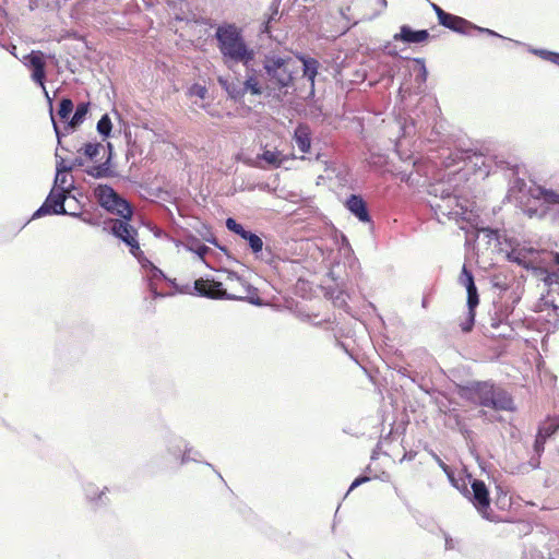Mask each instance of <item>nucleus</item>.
I'll use <instances>...</instances> for the list:
<instances>
[{
  "instance_id": "f257e3e1",
  "label": "nucleus",
  "mask_w": 559,
  "mask_h": 559,
  "mask_svg": "<svg viewBox=\"0 0 559 559\" xmlns=\"http://www.w3.org/2000/svg\"><path fill=\"white\" fill-rule=\"evenodd\" d=\"M298 72L296 61L289 56L267 53L262 61V68L250 71L255 74L260 84L261 95L281 97L286 95L289 87L294 86L295 75Z\"/></svg>"
},
{
  "instance_id": "f03ea898",
  "label": "nucleus",
  "mask_w": 559,
  "mask_h": 559,
  "mask_svg": "<svg viewBox=\"0 0 559 559\" xmlns=\"http://www.w3.org/2000/svg\"><path fill=\"white\" fill-rule=\"evenodd\" d=\"M227 280L230 282H238L242 288V292L250 295L252 293H257V288L243 280L237 272L235 271H226ZM178 293L181 294H193L199 297H204L209 299H217V300H241L248 301L254 306H263L264 301L259 296H241L228 293L224 287L223 283L216 281L214 277H199L193 282V287L189 285H185L181 289H178Z\"/></svg>"
},
{
  "instance_id": "7ed1b4c3",
  "label": "nucleus",
  "mask_w": 559,
  "mask_h": 559,
  "mask_svg": "<svg viewBox=\"0 0 559 559\" xmlns=\"http://www.w3.org/2000/svg\"><path fill=\"white\" fill-rule=\"evenodd\" d=\"M461 399L496 412H515L512 395L492 381H471L459 386Z\"/></svg>"
},
{
  "instance_id": "20e7f679",
  "label": "nucleus",
  "mask_w": 559,
  "mask_h": 559,
  "mask_svg": "<svg viewBox=\"0 0 559 559\" xmlns=\"http://www.w3.org/2000/svg\"><path fill=\"white\" fill-rule=\"evenodd\" d=\"M217 48L226 64L229 62L241 63L246 72L253 71L255 52L246 44L241 31L235 24L219 25L215 31Z\"/></svg>"
},
{
  "instance_id": "39448f33",
  "label": "nucleus",
  "mask_w": 559,
  "mask_h": 559,
  "mask_svg": "<svg viewBox=\"0 0 559 559\" xmlns=\"http://www.w3.org/2000/svg\"><path fill=\"white\" fill-rule=\"evenodd\" d=\"M467 478L471 489H468L465 483H463L462 486H460L455 479H451V483L465 498L468 499V501L472 502L483 519L493 523L500 522L499 516L490 510L491 498L485 481L473 478L471 474L467 475Z\"/></svg>"
},
{
  "instance_id": "423d86ee",
  "label": "nucleus",
  "mask_w": 559,
  "mask_h": 559,
  "mask_svg": "<svg viewBox=\"0 0 559 559\" xmlns=\"http://www.w3.org/2000/svg\"><path fill=\"white\" fill-rule=\"evenodd\" d=\"M134 210L117 218H106L103 222V230L122 241L129 248L130 253L134 258L140 259L143 255V251L138 240V229L131 225Z\"/></svg>"
},
{
  "instance_id": "0eeeda50",
  "label": "nucleus",
  "mask_w": 559,
  "mask_h": 559,
  "mask_svg": "<svg viewBox=\"0 0 559 559\" xmlns=\"http://www.w3.org/2000/svg\"><path fill=\"white\" fill-rule=\"evenodd\" d=\"M93 192L98 205L110 214L120 216L133 211L132 204L107 183L96 185Z\"/></svg>"
},
{
  "instance_id": "6e6552de",
  "label": "nucleus",
  "mask_w": 559,
  "mask_h": 559,
  "mask_svg": "<svg viewBox=\"0 0 559 559\" xmlns=\"http://www.w3.org/2000/svg\"><path fill=\"white\" fill-rule=\"evenodd\" d=\"M68 200H75V195L70 192H61L59 189H50L41 205L33 213L31 221L53 215L70 216L71 211L66 207Z\"/></svg>"
},
{
  "instance_id": "1a4fd4ad",
  "label": "nucleus",
  "mask_w": 559,
  "mask_h": 559,
  "mask_svg": "<svg viewBox=\"0 0 559 559\" xmlns=\"http://www.w3.org/2000/svg\"><path fill=\"white\" fill-rule=\"evenodd\" d=\"M141 263V266L145 271V278L147 281V288L151 293L153 299L162 298L167 296V294L160 293L156 284L158 282H167L170 286H173L177 292L180 289L176 283V280L169 278L159 267H157L153 262L147 260L144 254L138 259Z\"/></svg>"
},
{
  "instance_id": "9d476101",
  "label": "nucleus",
  "mask_w": 559,
  "mask_h": 559,
  "mask_svg": "<svg viewBox=\"0 0 559 559\" xmlns=\"http://www.w3.org/2000/svg\"><path fill=\"white\" fill-rule=\"evenodd\" d=\"M255 74L246 72V80L242 85L237 82H230L228 79L218 78L219 85L226 91L228 96L234 100L241 99L246 93H250L255 96L261 95L260 84L255 80Z\"/></svg>"
},
{
  "instance_id": "9b49d317",
  "label": "nucleus",
  "mask_w": 559,
  "mask_h": 559,
  "mask_svg": "<svg viewBox=\"0 0 559 559\" xmlns=\"http://www.w3.org/2000/svg\"><path fill=\"white\" fill-rule=\"evenodd\" d=\"M439 24H441L442 26H444L453 32H456V33L463 34V35H473V32H478V33L488 34L490 36L502 37L501 35L497 34L495 31L477 26V25L471 23L469 21H467L461 16L451 14V13L441 14V21L439 22Z\"/></svg>"
},
{
  "instance_id": "f8f14e48",
  "label": "nucleus",
  "mask_w": 559,
  "mask_h": 559,
  "mask_svg": "<svg viewBox=\"0 0 559 559\" xmlns=\"http://www.w3.org/2000/svg\"><path fill=\"white\" fill-rule=\"evenodd\" d=\"M226 228L239 236L242 240H245L248 245L250 251L258 257L259 253L263 250V240L262 238L251 229L245 227V225L237 222L234 217H227L225 221Z\"/></svg>"
},
{
  "instance_id": "ddd939ff",
  "label": "nucleus",
  "mask_w": 559,
  "mask_h": 559,
  "mask_svg": "<svg viewBox=\"0 0 559 559\" xmlns=\"http://www.w3.org/2000/svg\"><path fill=\"white\" fill-rule=\"evenodd\" d=\"M23 63L29 70H32V80L41 86L45 94L47 95V91L45 88V80H46V61L45 55L40 50H32L28 55L23 58Z\"/></svg>"
},
{
  "instance_id": "4468645a",
  "label": "nucleus",
  "mask_w": 559,
  "mask_h": 559,
  "mask_svg": "<svg viewBox=\"0 0 559 559\" xmlns=\"http://www.w3.org/2000/svg\"><path fill=\"white\" fill-rule=\"evenodd\" d=\"M506 165H507V168L512 170L513 175H514V178L510 181L508 197L514 198L520 203L523 202V199L526 195L530 198H533L530 193V189L536 188L537 186L527 188L525 180L523 178L519 177L523 165H520L518 163H512V162H506Z\"/></svg>"
},
{
  "instance_id": "2eb2a0df",
  "label": "nucleus",
  "mask_w": 559,
  "mask_h": 559,
  "mask_svg": "<svg viewBox=\"0 0 559 559\" xmlns=\"http://www.w3.org/2000/svg\"><path fill=\"white\" fill-rule=\"evenodd\" d=\"M49 103L51 104V99L49 98L48 94L46 95ZM74 109L73 102L70 98H61L59 102V108L57 111L58 120L56 119V116L52 114V107L50 106V115H51V121L53 123V129L56 132L57 140H60L62 136H66L67 133L61 132L59 128V122L64 124V130L68 132L69 128V121L71 119L72 112Z\"/></svg>"
},
{
  "instance_id": "dca6fc26",
  "label": "nucleus",
  "mask_w": 559,
  "mask_h": 559,
  "mask_svg": "<svg viewBox=\"0 0 559 559\" xmlns=\"http://www.w3.org/2000/svg\"><path fill=\"white\" fill-rule=\"evenodd\" d=\"M344 206L359 222L373 224L372 216L362 195L356 193L348 195L344 202Z\"/></svg>"
},
{
  "instance_id": "f3484780",
  "label": "nucleus",
  "mask_w": 559,
  "mask_h": 559,
  "mask_svg": "<svg viewBox=\"0 0 559 559\" xmlns=\"http://www.w3.org/2000/svg\"><path fill=\"white\" fill-rule=\"evenodd\" d=\"M108 488L99 489L95 484L87 483L83 486L85 500L94 511L105 509L109 506L110 499L107 496Z\"/></svg>"
},
{
  "instance_id": "a211bd4d",
  "label": "nucleus",
  "mask_w": 559,
  "mask_h": 559,
  "mask_svg": "<svg viewBox=\"0 0 559 559\" xmlns=\"http://www.w3.org/2000/svg\"><path fill=\"white\" fill-rule=\"evenodd\" d=\"M106 144H107L106 159L103 163L88 166L85 169V173L95 179L112 178V177L117 176V173L112 166V159H114V155H115L112 143L106 142Z\"/></svg>"
},
{
  "instance_id": "6ab92c4d",
  "label": "nucleus",
  "mask_w": 559,
  "mask_h": 559,
  "mask_svg": "<svg viewBox=\"0 0 559 559\" xmlns=\"http://www.w3.org/2000/svg\"><path fill=\"white\" fill-rule=\"evenodd\" d=\"M534 252L535 250L533 248H511V250L506 253V258L509 262L533 271L536 265L530 260V254Z\"/></svg>"
},
{
  "instance_id": "aec40b11",
  "label": "nucleus",
  "mask_w": 559,
  "mask_h": 559,
  "mask_svg": "<svg viewBox=\"0 0 559 559\" xmlns=\"http://www.w3.org/2000/svg\"><path fill=\"white\" fill-rule=\"evenodd\" d=\"M285 157L277 148L267 150V145L262 153L257 155V166L262 168H277L281 167Z\"/></svg>"
},
{
  "instance_id": "412c9836",
  "label": "nucleus",
  "mask_w": 559,
  "mask_h": 559,
  "mask_svg": "<svg viewBox=\"0 0 559 559\" xmlns=\"http://www.w3.org/2000/svg\"><path fill=\"white\" fill-rule=\"evenodd\" d=\"M429 37L427 29L415 31L408 25H402L399 34L394 35V40H401L407 44H419Z\"/></svg>"
},
{
  "instance_id": "4be33fe9",
  "label": "nucleus",
  "mask_w": 559,
  "mask_h": 559,
  "mask_svg": "<svg viewBox=\"0 0 559 559\" xmlns=\"http://www.w3.org/2000/svg\"><path fill=\"white\" fill-rule=\"evenodd\" d=\"M183 247L186 248V250L194 253L201 261H203L206 264V266H210L205 262V257L210 253H213L214 251L205 243H203L197 236L188 235L185 238Z\"/></svg>"
},
{
  "instance_id": "5701e85b",
  "label": "nucleus",
  "mask_w": 559,
  "mask_h": 559,
  "mask_svg": "<svg viewBox=\"0 0 559 559\" xmlns=\"http://www.w3.org/2000/svg\"><path fill=\"white\" fill-rule=\"evenodd\" d=\"M182 443H185V440L181 437H177L170 432L165 438L166 453L176 463L177 467L183 452Z\"/></svg>"
},
{
  "instance_id": "b1692460",
  "label": "nucleus",
  "mask_w": 559,
  "mask_h": 559,
  "mask_svg": "<svg viewBox=\"0 0 559 559\" xmlns=\"http://www.w3.org/2000/svg\"><path fill=\"white\" fill-rule=\"evenodd\" d=\"M296 143L298 145L299 152L302 154L300 156L301 159L312 160V158H314V160H317V162H321L325 165H329V160H328L329 153L323 152L321 147L318 151H316L314 154H312V143L313 142H296ZM326 169H329V166H326Z\"/></svg>"
},
{
  "instance_id": "393cba45",
  "label": "nucleus",
  "mask_w": 559,
  "mask_h": 559,
  "mask_svg": "<svg viewBox=\"0 0 559 559\" xmlns=\"http://www.w3.org/2000/svg\"><path fill=\"white\" fill-rule=\"evenodd\" d=\"M68 167L57 168L51 189H59L61 192H70L74 190V180L72 178H68L69 171H67Z\"/></svg>"
},
{
  "instance_id": "a878e982",
  "label": "nucleus",
  "mask_w": 559,
  "mask_h": 559,
  "mask_svg": "<svg viewBox=\"0 0 559 559\" xmlns=\"http://www.w3.org/2000/svg\"><path fill=\"white\" fill-rule=\"evenodd\" d=\"M58 146L56 147V169L57 168H67V171H72V165H71V156L73 155V152L71 151L70 146H66V142H57ZM68 144H72V142H67Z\"/></svg>"
},
{
  "instance_id": "bb28decb",
  "label": "nucleus",
  "mask_w": 559,
  "mask_h": 559,
  "mask_svg": "<svg viewBox=\"0 0 559 559\" xmlns=\"http://www.w3.org/2000/svg\"><path fill=\"white\" fill-rule=\"evenodd\" d=\"M200 457H201V453L199 451H197V450H193L191 447L188 445V443H186L185 448H183L182 455L180 456V461H179L178 467L183 466V465H186L189 462H200V463H202ZM203 464L209 466V467H211L216 473L218 478L222 481H225L223 476L221 475V473L217 472L211 463L203 462Z\"/></svg>"
},
{
  "instance_id": "cd10ccee",
  "label": "nucleus",
  "mask_w": 559,
  "mask_h": 559,
  "mask_svg": "<svg viewBox=\"0 0 559 559\" xmlns=\"http://www.w3.org/2000/svg\"><path fill=\"white\" fill-rule=\"evenodd\" d=\"M533 273L546 285V286H552V285H559V269L557 267L556 271L550 270L547 266L543 265H536L533 269Z\"/></svg>"
},
{
  "instance_id": "c85d7f7f",
  "label": "nucleus",
  "mask_w": 559,
  "mask_h": 559,
  "mask_svg": "<svg viewBox=\"0 0 559 559\" xmlns=\"http://www.w3.org/2000/svg\"><path fill=\"white\" fill-rule=\"evenodd\" d=\"M530 193L535 200H540L549 205H559V193L544 187L531 188Z\"/></svg>"
},
{
  "instance_id": "c756f323",
  "label": "nucleus",
  "mask_w": 559,
  "mask_h": 559,
  "mask_svg": "<svg viewBox=\"0 0 559 559\" xmlns=\"http://www.w3.org/2000/svg\"><path fill=\"white\" fill-rule=\"evenodd\" d=\"M559 431V415L557 417L548 416L544 423L539 424L537 435L549 440Z\"/></svg>"
},
{
  "instance_id": "7c9ffc66",
  "label": "nucleus",
  "mask_w": 559,
  "mask_h": 559,
  "mask_svg": "<svg viewBox=\"0 0 559 559\" xmlns=\"http://www.w3.org/2000/svg\"><path fill=\"white\" fill-rule=\"evenodd\" d=\"M450 418L453 420V425L450 426L452 430H457L466 442L472 441L474 436L473 430L468 428L464 419L453 409L450 414Z\"/></svg>"
},
{
  "instance_id": "2f4dec72",
  "label": "nucleus",
  "mask_w": 559,
  "mask_h": 559,
  "mask_svg": "<svg viewBox=\"0 0 559 559\" xmlns=\"http://www.w3.org/2000/svg\"><path fill=\"white\" fill-rule=\"evenodd\" d=\"M298 59L302 62L304 76L307 78L313 85L314 78L318 74V60L304 55L298 56Z\"/></svg>"
},
{
  "instance_id": "473e14b6",
  "label": "nucleus",
  "mask_w": 559,
  "mask_h": 559,
  "mask_svg": "<svg viewBox=\"0 0 559 559\" xmlns=\"http://www.w3.org/2000/svg\"><path fill=\"white\" fill-rule=\"evenodd\" d=\"M88 103H80L75 110L72 112L71 119L69 121V131H73L75 128H78L85 119L87 112H88Z\"/></svg>"
},
{
  "instance_id": "72a5a7b5",
  "label": "nucleus",
  "mask_w": 559,
  "mask_h": 559,
  "mask_svg": "<svg viewBox=\"0 0 559 559\" xmlns=\"http://www.w3.org/2000/svg\"><path fill=\"white\" fill-rule=\"evenodd\" d=\"M78 206L75 207V211H71L70 216L79 218L83 223L91 225V226H99L100 225V216L92 215V214H85L82 212V205L80 201H76Z\"/></svg>"
},
{
  "instance_id": "f704fd0d",
  "label": "nucleus",
  "mask_w": 559,
  "mask_h": 559,
  "mask_svg": "<svg viewBox=\"0 0 559 559\" xmlns=\"http://www.w3.org/2000/svg\"><path fill=\"white\" fill-rule=\"evenodd\" d=\"M393 145V153L399 156V158L403 162H412L414 166L417 164V159L414 156V153L409 150H404V144H408L409 142H390Z\"/></svg>"
},
{
  "instance_id": "c9c22d12",
  "label": "nucleus",
  "mask_w": 559,
  "mask_h": 559,
  "mask_svg": "<svg viewBox=\"0 0 559 559\" xmlns=\"http://www.w3.org/2000/svg\"><path fill=\"white\" fill-rule=\"evenodd\" d=\"M281 1L282 0H272L270 8H269L270 14H269L266 21H264L261 25L262 33L269 34L270 28H271V23L278 20V8H280Z\"/></svg>"
},
{
  "instance_id": "e433bc0d",
  "label": "nucleus",
  "mask_w": 559,
  "mask_h": 559,
  "mask_svg": "<svg viewBox=\"0 0 559 559\" xmlns=\"http://www.w3.org/2000/svg\"><path fill=\"white\" fill-rule=\"evenodd\" d=\"M100 148H103L102 142H85L83 146L78 148V152H82L88 159H94L99 154Z\"/></svg>"
},
{
  "instance_id": "4c0bfd02",
  "label": "nucleus",
  "mask_w": 559,
  "mask_h": 559,
  "mask_svg": "<svg viewBox=\"0 0 559 559\" xmlns=\"http://www.w3.org/2000/svg\"><path fill=\"white\" fill-rule=\"evenodd\" d=\"M459 283L465 287V289H471L476 287L475 278L473 272L466 266V264H463L461 274L459 277Z\"/></svg>"
},
{
  "instance_id": "58836bf2",
  "label": "nucleus",
  "mask_w": 559,
  "mask_h": 559,
  "mask_svg": "<svg viewBox=\"0 0 559 559\" xmlns=\"http://www.w3.org/2000/svg\"><path fill=\"white\" fill-rule=\"evenodd\" d=\"M473 157L479 158V156L475 153H472L471 150L460 151L454 154H450L448 158H451V162L447 164V166L457 164L459 162L473 160Z\"/></svg>"
},
{
  "instance_id": "ea45409f",
  "label": "nucleus",
  "mask_w": 559,
  "mask_h": 559,
  "mask_svg": "<svg viewBox=\"0 0 559 559\" xmlns=\"http://www.w3.org/2000/svg\"><path fill=\"white\" fill-rule=\"evenodd\" d=\"M96 128H97L98 133L102 136H104V138L110 136V133L112 130V122L107 114L102 116V118L97 122Z\"/></svg>"
},
{
  "instance_id": "a19ab883",
  "label": "nucleus",
  "mask_w": 559,
  "mask_h": 559,
  "mask_svg": "<svg viewBox=\"0 0 559 559\" xmlns=\"http://www.w3.org/2000/svg\"><path fill=\"white\" fill-rule=\"evenodd\" d=\"M476 311L467 309L464 320L460 323L461 331L463 333H469L473 331L475 325Z\"/></svg>"
},
{
  "instance_id": "79ce46f5",
  "label": "nucleus",
  "mask_w": 559,
  "mask_h": 559,
  "mask_svg": "<svg viewBox=\"0 0 559 559\" xmlns=\"http://www.w3.org/2000/svg\"><path fill=\"white\" fill-rule=\"evenodd\" d=\"M532 52L542 59L549 61L559 67V52L546 50V49H533Z\"/></svg>"
},
{
  "instance_id": "37998d69",
  "label": "nucleus",
  "mask_w": 559,
  "mask_h": 559,
  "mask_svg": "<svg viewBox=\"0 0 559 559\" xmlns=\"http://www.w3.org/2000/svg\"><path fill=\"white\" fill-rule=\"evenodd\" d=\"M466 294H467V298H466L467 309L476 311V309L479 305V294H478L477 286L474 288H471V289H466Z\"/></svg>"
},
{
  "instance_id": "c03bdc74",
  "label": "nucleus",
  "mask_w": 559,
  "mask_h": 559,
  "mask_svg": "<svg viewBox=\"0 0 559 559\" xmlns=\"http://www.w3.org/2000/svg\"><path fill=\"white\" fill-rule=\"evenodd\" d=\"M199 235L202 237L204 241L213 246H217L218 239L207 225H202V228L199 230Z\"/></svg>"
},
{
  "instance_id": "a18cd8bd",
  "label": "nucleus",
  "mask_w": 559,
  "mask_h": 559,
  "mask_svg": "<svg viewBox=\"0 0 559 559\" xmlns=\"http://www.w3.org/2000/svg\"><path fill=\"white\" fill-rule=\"evenodd\" d=\"M189 94L191 96H197L201 99H204L207 94V90L204 85L195 83L192 84L191 87L189 88Z\"/></svg>"
},
{
  "instance_id": "49530a36",
  "label": "nucleus",
  "mask_w": 559,
  "mask_h": 559,
  "mask_svg": "<svg viewBox=\"0 0 559 559\" xmlns=\"http://www.w3.org/2000/svg\"><path fill=\"white\" fill-rule=\"evenodd\" d=\"M522 559H545L542 551L535 547H526L523 551Z\"/></svg>"
},
{
  "instance_id": "de8ad7c7",
  "label": "nucleus",
  "mask_w": 559,
  "mask_h": 559,
  "mask_svg": "<svg viewBox=\"0 0 559 559\" xmlns=\"http://www.w3.org/2000/svg\"><path fill=\"white\" fill-rule=\"evenodd\" d=\"M546 442H547V440L544 437L538 436L536 433L535 440H534V443H533L534 453L537 454V455H543V453L545 451Z\"/></svg>"
},
{
  "instance_id": "09e8293b",
  "label": "nucleus",
  "mask_w": 559,
  "mask_h": 559,
  "mask_svg": "<svg viewBox=\"0 0 559 559\" xmlns=\"http://www.w3.org/2000/svg\"><path fill=\"white\" fill-rule=\"evenodd\" d=\"M372 478L369 477V476H366L365 474H360L359 476H357L350 484L347 492H346V496L353 491L354 489H356L357 487L361 486L362 484H366L368 481H370Z\"/></svg>"
},
{
  "instance_id": "8fccbe9b",
  "label": "nucleus",
  "mask_w": 559,
  "mask_h": 559,
  "mask_svg": "<svg viewBox=\"0 0 559 559\" xmlns=\"http://www.w3.org/2000/svg\"><path fill=\"white\" fill-rule=\"evenodd\" d=\"M294 140H309L308 127L299 126L295 130Z\"/></svg>"
},
{
  "instance_id": "3c124183",
  "label": "nucleus",
  "mask_w": 559,
  "mask_h": 559,
  "mask_svg": "<svg viewBox=\"0 0 559 559\" xmlns=\"http://www.w3.org/2000/svg\"><path fill=\"white\" fill-rule=\"evenodd\" d=\"M481 233L489 239V240H499V230L491 227H485L481 229Z\"/></svg>"
},
{
  "instance_id": "603ef678",
  "label": "nucleus",
  "mask_w": 559,
  "mask_h": 559,
  "mask_svg": "<svg viewBox=\"0 0 559 559\" xmlns=\"http://www.w3.org/2000/svg\"><path fill=\"white\" fill-rule=\"evenodd\" d=\"M431 207L432 210L435 211V213L438 215V214H441L443 216H448V217H452V212L451 211H448L445 207H443L441 204L437 203V204H431Z\"/></svg>"
},
{
  "instance_id": "864d4df0",
  "label": "nucleus",
  "mask_w": 559,
  "mask_h": 559,
  "mask_svg": "<svg viewBox=\"0 0 559 559\" xmlns=\"http://www.w3.org/2000/svg\"><path fill=\"white\" fill-rule=\"evenodd\" d=\"M371 164L382 166L388 163V156L386 155H378L376 156L373 153L371 154Z\"/></svg>"
},
{
  "instance_id": "5fc2aeb1",
  "label": "nucleus",
  "mask_w": 559,
  "mask_h": 559,
  "mask_svg": "<svg viewBox=\"0 0 559 559\" xmlns=\"http://www.w3.org/2000/svg\"><path fill=\"white\" fill-rule=\"evenodd\" d=\"M420 62L419 73L417 74V80L420 82H426L428 76V71L426 69V66L423 61L418 60Z\"/></svg>"
},
{
  "instance_id": "6e6d98bb",
  "label": "nucleus",
  "mask_w": 559,
  "mask_h": 559,
  "mask_svg": "<svg viewBox=\"0 0 559 559\" xmlns=\"http://www.w3.org/2000/svg\"><path fill=\"white\" fill-rule=\"evenodd\" d=\"M441 198H442V200L448 201L447 209L450 207V203H455L456 204V200H455V198L452 197L450 191L443 190L442 194H441Z\"/></svg>"
},
{
  "instance_id": "4d7b16f0",
  "label": "nucleus",
  "mask_w": 559,
  "mask_h": 559,
  "mask_svg": "<svg viewBox=\"0 0 559 559\" xmlns=\"http://www.w3.org/2000/svg\"><path fill=\"white\" fill-rule=\"evenodd\" d=\"M540 456L542 455H533L530 461H528V464L530 466L533 468V469H536V468H539L540 466Z\"/></svg>"
},
{
  "instance_id": "13d9d810",
  "label": "nucleus",
  "mask_w": 559,
  "mask_h": 559,
  "mask_svg": "<svg viewBox=\"0 0 559 559\" xmlns=\"http://www.w3.org/2000/svg\"><path fill=\"white\" fill-rule=\"evenodd\" d=\"M83 164H84V160H83V158H82V157H80V156H73V155L71 156L72 170H73L74 168H76V167H81V166H83Z\"/></svg>"
},
{
  "instance_id": "bf43d9fd",
  "label": "nucleus",
  "mask_w": 559,
  "mask_h": 559,
  "mask_svg": "<svg viewBox=\"0 0 559 559\" xmlns=\"http://www.w3.org/2000/svg\"><path fill=\"white\" fill-rule=\"evenodd\" d=\"M549 264L559 269V252H551Z\"/></svg>"
},
{
  "instance_id": "052dcab7",
  "label": "nucleus",
  "mask_w": 559,
  "mask_h": 559,
  "mask_svg": "<svg viewBox=\"0 0 559 559\" xmlns=\"http://www.w3.org/2000/svg\"><path fill=\"white\" fill-rule=\"evenodd\" d=\"M435 459L438 462V465L448 474L449 479H453L449 474V466L444 462H442V460L438 455H435Z\"/></svg>"
},
{
  "instance_id": "680f3d73",
  "label": "nucleus",
  "mask_w": 559,
  "mask_h": 559,
  "mask_svg": "<svg viewBox=\"0 0 559 559\" xmlns=\"http://www.w3.org/2000/svg\"><path fill=\"white\" fill-rule=\"evenodd\" d=\"M431 7H432L433 11L436 12L439 22L441 21V14H448V12H445L444 10H442L439 5H437L435 3H432Z\"/></svg>"
},
{
  "instance_id": "e2e57ef3",
  "label": "nucleus",
  "mask_w": 559,
  "mask_h": 559,
  "mask_svg": "<svg viewBox=\"0 0 559 559\" xmlns=\"http://www.w3.org/2000/svg\"><path fill=\"white\" fill-rule=\"evenodd\" d=\"M524 212L530 216V217H534V216H537L538 215V210L535 209V207H531V206H527L526 209H524Z\"/></svg>"
},
{
  "instance_id": "0e129e2a",
  "label": "nucleus",
  "mask_w": 559,
  "mask_h": 559,
  "mask_svg": "<svg viewBox=\"0 0 559 559\" xmlns=\"http://www.w3.org/2000/svg\"><path fill=\"white\" fill-rule=\"evenodd\" d=\"M217 249H219L222 252H224L227 257H229V251L226 246H223L217 241V246H215Z\"/></svg>"
},
{
  "instance_id": "69168bd1",
  "label": "nucleus",
  "mask_w": 559,
  "mask_h": 559,
  "mask_svg": "<svg viewBox=\"0 0 559 559\" xmlns=\"http://www.w3.org/2000/svg\"><path fill=\"white\" fill-rule=\"evenodd\" d=\"M69 201H70L69 207L71 209L70 211H75V207L78 206L76 201H79V200L75 198V200H69Z\"/></svg>"
},
{
  "instance_id": "338daca9",
  "label": "nucleus",
  "mask_w": 559,
  "mask_h": 559,
  "mask_svg": "<svg viewBox=\"0 0 559 559\" xmlns=\"http://www.w3.org/2000/svg\"><path fill=\"white\" fill-rule=\"evenodd\" d=\"M428 305H429L428 298H427V296H424L421 299V307L427 309Z\"/></svg>"
},
{
  "instance_id": "774afa93",
  "label": "nucleus",
  "mask_w": 559,
  "mask_h": 559,
  "mask_svg": "<svg viewBox=\"0 0 559 559\" xmlns=\"http://www.w3.org/2000/svg\"><path fill=\"white\" fill-rule=\"evenodd\" d=\"M500 324H501V323H500L499 321H492L491 326H492L493 329H498V328L500 326Z\"/></svg>"
}]
</instances>
